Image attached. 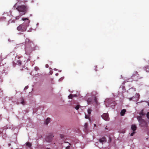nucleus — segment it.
<instances>
[{
  "instance_id": "17",
  "label": "nucleus",
  "mask_w": 149,
  "mask_h": 149,
  "mask_svg": "<svg viewBox=\"0 0 149 149\" xmlns=\"http://www.w3.org/2000/svg\"><path fill=\"white\" fill-rule=\"evenodd\" d=\"M26 145L27 146H28L29 147H30L31 146V143H29V142H27L26 143Z\"/></svg>"
},
{
  "instance_id": "6",
  "label": "nucleus",
  "mask_w": 149,
  "mask_h": 149,
  "mask_svg": "<svg viewBox=\"0 0 149 149\" xmlns=\"http://www.w3.org/2000/svg\"><path fill=\"white\" fill-rule=\"evenodd\" d=\"M106 141V139L104 137H102L99 139V142L100 143H103Z\"/></svg>"
},
{
  "instance_id": "1",
  "label": "nucleus",
  "mask_w": 149,
  "mask_h": 149,
  "mask_svg": "<svg viewBox=\"0 0 149 149\" xmlns=\"http://www.w3.org/2000/svg\"><path fill=\"white\" fill-rule=\"evenodd\" d=\"M22 20L25 21L24 22L20 24L17 28V29L19 31L23 32L26 31L27 28L29 26L30 21L28 18H22Z\"/></svg>"
},
{
  "instance_id": "35",
  "label": "nucleus",
  "mask_w": 149,
  "mask_h": 149,
  "mask_svg": "<svg viewBox=\"0 0 149 149\" xmlns=\"http://www.w3.org/2000/svg\"><path fill=\"white\" fill-rule=\"evenodd\" d=\"M105 129H106V130H107V128L106 127H105Z\"/></svg>"
},
{
  "instance_id": "29",
  "label": "nucleus",
  "mask_w": 149,
  "mask_h": 149,
  "mask_svg": "<svg viewBox=\"0 0 149 149\" xmlns=\"http://www.w3.org/2000/svg\"><path fill=\"white\" fill-rule=\"evenodd\" d=\"M45 67L47 68H48L49 65H48V64H46V65H45Z\"/></svg>"
},
{
  "instance_id": "15",
  "label": "nucleus",
  "mask_w": 149,
  "mask_h": 149,
  "mask_svg": "<svg viewBox=\"0 0 149 149\" xmlns=\"http://www.w3.org/2000/svg\"><path fill=\"white\" fill-rule=\"evenodd\" d=\"M129 80H130V79H128L127 80H125L124 82H123V84H124L125 83L127 82H129V81H132V80H131V81H130Z\"/></svg>"
},
{
  "instance_id": "8",
  "label": "nucleus",
  "mask_w": 149,
  "mask_h": 149,
  "mask_svg": "<svg viewBox=\"0 0 149 149\" xmlns=\"http://www.w3.org/2000/svg\"><path fill=\"white\" fill-rule=\"evenodd\" d=\"M131 129L134 132L135 131L136 129V126L135 125H132L131 126Z\"/></svg>"
},
{
  "instance_id": "22",
  "label": "nucleus",
  "mask_w": 149,
  "mask_h": 149,
  "mask_svg": "<svg viewBox=\"0 0 149 149\" xmlns=\"http://www.w3.org/2000/svg\"><path fill=\"white\" fill-rule=\"evenodd\" d=\"M88 125V124L87 123H86L84 125V127L85 128H86Z\"/></svg>"
},
{
  "instance_id": "20",
  "label": "nucleus",
  "mask_w": 149,
  "mask_h": 149,
  "mask_svg": "<svg viewBox=\"0 0 149 149\" xmlns=\"http://www.w3.org/2000/svg\"><path fill=\"white\" fill-rule=\"evenodd\" d=\"M91 98H89L87 100V102L88 103L91 102Z\"/></svg>"
},
{
  "instance_id": "37",
  "label": "nucleus",
  "mask_w": 149,
  "mask_h": 149,
  "mask_svg": "<svg viewBox=\"0 0 149 149\" xmlns=\"http://www.w3.org/2000/svg\"><path fill=\"white\" fill-rule=\"evenodd\" d=\"M148 106H149V102H148Z\"/></svg>"
},
{
  "instance_id": "5",
  "label": "nucleus",
  "mask_w": 149,
  "mask_h": 149,
  "mask_svg": "<svg viewBox=\"0 0 149 149\" xmlns=\"http://www.w3.org/2000/svg\"><path fill=\"white\" fill-rule=\"evenodd\" d=\"M101 117L104 120L108 121L109 120L108 114L107 113H104L101 116Z\"/></svg>"
},
{
  "instance_id": "39",
  "label": "nucleus",
  "mask_w": 149,
  "mask_h": 149,
  "mask_svg": "<svg viewBox=\"0 0 149 149\" xmlns=\"http://www.w3.org/2000/svg\"><path fill=\"white\" fill-rule=\"evenodd\" d=\"M69 144L70 145H71V144L70 143H69Z\"/></svg>"
},
{
  "instance_id": "11",
  "label": "nucleus",
  "mask_w": 149,
  "mask_h": 149,
  "mask_svg": "<svg viewBox=\"0 0 149 149\" xmlns=\"http://www.w3.org/2000/svg\"><path fill=\"white\" fill-rule=\"evenodd\" d=\"M15 22V20L10 19L8 21V22L7 24V25H9L10 23H14V22Z\"/></svg>"
},
{
  "instance_id": "3",
  "label": "nucleus",
  "mask_w": 149,
  "mask_h": 149,
  "mask_svg": "<svg viewBox=\"0 0 149 149\" xmlns=\"http://www.w3.org/2000/svg\"><path fill=\"white\" fill-rule=\"evenodd\" d=\"M33 42L31 41L29 39L26 38L25 40V49H27V48H30L31 47V45L33 44Z\"/></svg>"
},
{
  "instance_id": "12",
  "label": "nucleus",
  "mask_w": 149,
  "mask_h": 149,
  "mask_svg": "<svg viewBox=\"0 0 149 149\" xmlns=\"http://www.w3.org/2000/svg\"><path fill=\"white\" fill-rule=\"evenodd\" d=\"M50 120V118H48L45 121V123L47 125L49 123Z\"/></svg>"
},
{
  "instance_id": "36",
  "label": "nucleus",
  "mask_w": 149,
  "mask_h": 149,
  "mask_svg": "<svg viewBox=\"0 0 149 149\" xmlns=\"http://www.w3.org/2000/svg\"><path fill=\"white\" fill-rule=\"evenodd\" d=\"M64 142L65 143H68V142H65V141Z\"/></svg>"
},
{
  "instance_id": "16",
  "label": "nucleus",
  "mask_w": 149,
  "mask_h": 149,
  "mask_svg": "<svg viewBox=\"0 0 149 149\" xmlns=\"http://www.w3.org/2000/svg\"><path fill=\"white\" fill-rule=\"evenodd\" d=\"M92 110L91 108L88 109V113L89 115H90Z\"/></svg>"
},
{
  "instance_id": "33",
  "label": "nucleus",
  "mask_w": 149,
  "mask_h": 149,
  "mask_svg": "<svg viewBox=\"0 0 149 149\" xmlns=\"http://www.w3.org/2000/svg\"><path fill=\"white\" fill-rule=\"evenodd\" d=\"M20 3L19 2V1H18L16 4H17L18 3Z\"/></svg>"
},
{
  "instance_id": "10",
  "label": "nucleus",
  "mask_w": 149,
  "mask_h": 149,
  "mask_svg": "<svg viewBox=\"0 0 149 149\" xmlns=\"http://www.w3.org/2000/svg\"><path fill=\"white\" fill-rule=\"evenodd\" d=\"M126 112V110L125 109H123L122 110L120 113L121 115L122 116H124Z\"/></svg>"
},
{
  "instance_id": "13",
  "label": "nucleus",
  "mask_w": 149,
  "mask_h": 149,
  "mask_svg": "<svg viewBox=\"0 0 149 149\" xmlns=\"http://www.w3.org/2000/svg\"><path fill=\"white\" fill-rule=\"evenodd\" d=\"M76 95H73L72 94H70L68 96L69 98L72 99L73 97H76Z\"/></svg>"
},
{
  "instance_id": "27",
  "label": "nucleus",
  "mask_w": 149,
  "mask_h": 149,
  "mask_svg": "<svg viewBox=\"0 0 149 149\" xmlns=\"http://www.w3.org/2000/svg\"><path fill=\"white\" fill-rule=\"evenodd\" d=\"M134 133H135V132H133L131 134H130V136H133L134 135Z\"/></svg>"
},
{
  "instance_id": "26",
  "label": "nucleus",
  "mask_w": 149,
  "mask_h": 149,
  "mask_svg": "<svg viewBox=\"0 0 149 149\" xmlns=\"http://www.w3.org/2000/svg\"><path fill=\"white\" fill-rule=\"evenodd\" d=\"M28 87H29L28 86H25L24 89V90H26V89L28 88Z\"/></svg>"
},
{
  "instance_id": "23",
  "label": "nucleus",
  "mask_w": 149,
  "mask_h": 149,
  "mask_svg": "<svg viewBox=\"0 0 149 149\" xmlns=\"http://www.w3.org/2000/svg\"><path fill=\"white\" fill-rule=\"evenodd\" d=\"M20 18L19 16H17L15 17V19H18Z\"/></svg>"
},
{
  "instance_id": "19",
  "label": "nucleus",
  "mask_w": 149,
  "mask_h": 149,
  "mask_svg": "<svg viewBox=\"0 0 149 149\" xmlns=\"http://www.w3.org/2000/svg\"><path fill=\"white\" fill-rule=\"evenodd\" d=\"M80 107V106L79 105H77L76 107H75V109L77 110H78L79 109Z\"/></svg>"
},
{
  "instance_id": "4",
  "label": "nucleus",
  "mask_w": 149,
  "mask_h": 149,
  "mask_svg": "<svg viewBox=\"0 0 149 149\" xmlns=\"http://www.w3.org/2000/svg\"><path fill=\"white\" fill-rule=\"evenodd\" d=\"M54 136H53L52 134H50L49 135L47 136L46 138V140L47 142H51Z\"/></svg>"
},
{
  "instance_id": "2",
  "label": "nucleus",
  "mask_w": 149,
  "mask_h": 149,
  "mask_svg": "<svg viewBox=\"0 0 149 149\" xmlns=\"http://www.w3.org/2000/svg\"><path fill=\"white\" fill-rule=\"evenodd\" d=\"M16 9L19 13L20 15L21 16L25 15L27 12L28 7L27 6L22 5L18 6Z\"/></svg>"
},
{
  "instance_id": "38",
  "label": "nucleus",
  "mask_w": 149,
  "mask_h": 149,
  "mask_svg": "<svg viewBox=\"0 0 149 149\" xmlns=\"http://www.w3.org/2000/svg\"><path fill=\"white\" fill-rule=\"evenodd\" d=\"M46 149H51L50 148H47Z\"/></svg>"
},
{
  "instance_id": "32",
  "label": "nucleus",
  "mask_w": 149,
  "mask_h": 149,
  "mask_svg": "<svg viewBox=\"0 0 149 149\" xmlns=\"http://www.w3.org/2000/svg\"><path fill=\"white\" fill-rule=\"evenodd\" d=\"M2 21V18H1L0 19V21Z\"/></svg>"
},
{
  "instance_id": "34",
  "label": "nucleus",
  "mask_w": 149,
  "mask_h": 149,
  "mask_svg": "<svg viewBox=\"0 0 149 149\" xmlns=\"http://www.w3.org/2000/svg\"><path fill=\"white\" fill-rule=\"evenodd\" d=\"M94 127H95V126H96V124H94Z\"/></svg>"
},
{
  "instance_id": "25",
  "label": "nucleus",
  "mask_w": 149,
  "mask_h": 149,
  "mask_svg": "<svg viewBox=\"0 0 149 149\" xmlns=\"http://www.w3.org/2000/svg\"><path fill=\"white\" fill-rule=\"evenodd\" d=\"M35 69L36 71H37L39 70V68L38 67H36L35 68Z\"/></svg>"
},
{
  "instance_id": "28",
  "label": "nucleus",
  "mask_w": 149,
  "mask_h": 149,
  "mask_svg": "<svg viewBox=\"0 0 149 149\" xmlns=\"http://www.w3.org/2000/svg\"><path fill=\"white\" fill-rule=\"evenodd\" d=\"M70 146H68L67 147H66L65 149H70Z\"/></svg>"
},
{
  "instance_id": "24",
  "label": "nucleus",
  "mask_w": 149,
  "mask_h": 149,
  "mask_svg": "<svg viewBox=\"0 0 149 149\" xmlns=\"http://www.w3.org/2000/svg\"><path fill=\"white\" fill-rule=\"evenodd\" d=\"M146 116H147V118L149 119V112H148L147 114V115H146Z\"/></svg>"
},
{
  "instance_id": "30",
  "label": "nucleus",
  "mask_w": 149,
  "mask_h": 149,
  "mask_svg": "<svg viewBox=\"0 0 149 149\" xmlns=\"http://www.w3.org/2000/svg\"><path fill=\"white\" fill-rule=\"evenodd\" d=\"M85 118L86 119H88V117L87 115H86Z\"/></svg>"
},
{
  "instance_id": "9",
  "label": "nucleus",
  "mask_w": 149,
  "mask_h": 149,
  "mask_svg": "<svg viewBox=\"0 0 149 149\" xmlns=\"http://www.w3.org/2000/svg\"><path fill=\"white\" fill-rule=\"evenodd\" d=\"M136 91L135 88H131L129 89V92H130L134 93Z\"/></svg>"
},
{
  "instance_id": "7",
  "label": "nucleus",
  "mask_w": 149,
  "mask_h": 149,
  "mask_svg": "<svg viewBox=\"0 0 149 149\" xmlns=\"http://www.w3.org/2000/svg\"><path fill=\"white\" fill-rule=\"evenodd\" d=\"M92 98L94 99V102H95V103L96 104V105H99V104L98 103L97 100V97H95V96H93Z\"/></svg>"
},
{
  "instance_id": "31",
  "label": "nucleus",
  "mask_w": 149,
  "mask_h": 149,
  "mask_svg": "<svg viewBox=\"0 0 149 149\" xmlns=\"http://www.w3.org/2000/svg\"><path fill=\"white\" fill-rule=\"evenodd\" d=\"M13 65L14 67H15L16 65V64L14 62H13Z\"/></svg>"
},
{
  "instance_id": "14",
  "label": "nucleus",
  "mask_w": 149,
  "mask_h": 149,
  "mask_svg": "<svg viewBox=\"0 0 149 149\" xmlns=\"http://www.w3.org/2000/svg\"><path fill=\"white\" fill-rule=\"evenodd\" d=\"M17 65H22V61L20 60H19L17 61Z\"/></svg>"
},
{
  "instance_id": "21",
  "label": "nucleus",
  "mask_w": 149,
  "mask_h": 149,
  "mask_svg": "<svg viewBox=\"0 0 149 149\" xmlns=\"http://www.w3.org/2000/svg\"><path fill=\"white\" fill-rule=\"evenodd\" d=\"M60 137L61 139L64 138V135L63 134H61L60 135Z\"/></svg>"
},
{
  "instance_id": "18",
  "label": "nucleus",
  "mask_w": 149,
  "mask_h": 149,
  "mask_svg": "<svg viewBox=\"0 0 149 149\" xmlns=\"http://www.w3.org/2000/svg\"><path fill=\"white\" fill-rule=\"evenodd\" d=\"M21 103L23 105H24L25 104V102L24 101V100L23 99V98H22V101L21 102Z\"/></svg>"
}]
</instances>
